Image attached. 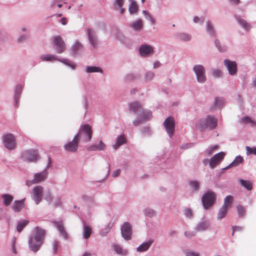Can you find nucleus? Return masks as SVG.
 <instances>
[{"label": "nucleus", "mask_w": 256, "mask_h": 256, "mask_svg": "<svg viewBox=\"0 0 256 256\" xmlns=\"http://www.w3.org/2000/svg\"><path fill=\"white\" fill-rule=\"evenodd\" d=\"M79 140H82L84 142H89L92 136V130L91 126L88 124L82 126L78 132L76 136Z\"/></svg>", "instance_id": "obj_1"}, {"label": "nucleus", "mask_w": 256, "mask_h": 256, "mask_svg": "<svg viewBox=\"0 0 256 256\" xmlns=\"http://www.w3.org/2000/svg\"><path fill=\"white\" fill-rule=\"evenodd\" d=\"M217 119L210 116H207L204 120H201L198 124V128L201 130H203L206 128L214 129L217 126Z\"/></svg>", "instance_id": "obj_2"}, {"label": "nucleus", "mask_w": 256, "mask_h": 256, "mask_svg": "<svg viewBox=\"0 0 256 256\" xmlns=\"http://www.w3.org/2000/svg\"><path fill=\"white\" fill-rule=\"evenodd\" d=\"M21 158L28 162H34L40 158V156L38 150L32 149L23 152L21 154Z\"/></svg>", "instance_id": "obj_3"}, {"label": "nucleus", "mask_w": 256, "mask_h": 256, "mask_svg": "<svg viewBox=\"0 0 256 256\" xmlns=\"http://www.w3.org/2000/svg\"><path fill=\"white\" fill-rule=\"evenodd\" d=\"M40 58L42 61L52 62L53 60H58L67 66L72 67L73 69L75 68L76 66V64H74V62H71L68 59H59L55 55H52L50 54H44L40 56Z\"/></svg>", "instance_id": "obj_4"}, {"label": "nucleus", "mask_w": 256, "mask_h": 256, "mask_svg": "<svg viewBox=\"0 0 256 256\" xmlns=\"http://www.w3.org/2000/svg\"><path fill=\"white\" fill-rule=\"evenodd\" d=\"M216 199V194L212 191L206 192L202 197V204L205 208H208L213 205Z\"/></svg>", "instance_id": "obj_5"}, {"label": "nucleus", "mask_w": 256, "mask_h": 256, "mask_svg": "<svg viewBox=\"0 0 256 256\" xmlns=\"http://www.w3.org/2000/svg\"><path fill=\"white\" fill-rule=\"evenodd\" d=\"M48 176V172L46 170L40 172L36 173L34 176L32 180H28L26 182V184L28 186H32V184H37L44 181L46 179Z\"/></svg>", "instance_id": "obj_6"}, {"label": "nucleus", "mask_w": 256, "mask_h": 256, "mask_svg": "<svg viewBox=\"0 0 256 256\" xmlns=\"http://www.w3.org/2000/svg\"><path fill=\"white\" fill-rule=\"evenodd\" d=\"M52 40L56 46V50L58 54H62L65 51L66 49V44L60 36H54Z\"/></svg>", "instance_id": "obj_7"}, {"label": "nucleus", "mask_w": 256, "mask_h": 256, "mask_svg": "<svg viewBox=\"0 0 256 256\" xmlns=\"http://www.w3.org/2000/svg\"><path fill=\"white\" fill-rule=\"evenodd\" d=\"M196 76L197 80L200 82H204L206 80L205 68L200 64L196 65L193 68Z\"/></svg>", "instance_id": "obj_8"}, {"label": "nucleus", "mask_w": 256, "mask_h": 256, "mask_svg": "<svg viewBox=\"0 0 256 256\" xmlns=\"http://www.w3.org/2000/svg\"><path fill=\"white\" fill-rule=\"evenodd\" d=\"M121 233L122 236L126 240H130L132 238V226L128 222H125L121 227Z\"/></svg>", "instance_id": "obj_9"}, {"label": "nucleus", "mask_w": 256, "mask_h": 256, "mask_svg": "<svg viewBox=\"0 0 256 256\" xmlns=\"http://www.w3.org/2000/svg\"><path fill=\"white\" fill-rule=\"evenodd\" d=\"M3 141L4 146L8 150H14L16 148V141L14 136L11 134H6L3 136Z\"/></svg>", "instance_id": "obj_10"}, {"label": "nucleus", "mask_w": 256, "mask_h": 256, "mask_svg": "<svg viewBox=\"0 0 256 256\" xmlns=\"http://www.w3.org/2000/svg\"><path fill=\"white\" fill-rule=\"evenodd\" d=\"M167 133L170 137H172L174 132L175 122L174 118L172 116L166 118L164 122Z\"/></svg>", "instance_id": "obj_11"}, {"label": "nucleus", "mask_w": 256, "mask_h": 256, "mask_svg": "<svg viewBox=\"0 0 256 256\" xmlns=\"http://www.w3.org/2000/svg\"><path fill=\"white\" fill-rule=\"evenodd\" d=\"M80 140L75 136L73 140L64 145V149L68 152H74L77 151Z\"/></svg>", "instance_id": "obj_12"}, {"label": "nucleus", "mask_w": 256, "mask_h": 256, "mask_svg": "<svg viewBox=\"0 0 256 256\" xmlns=\"http://www.w3.org/2000/svg\"><path fill=\"white\" fill-rule=\"evenodd\" d=\"M43 190L44 188L40 186H37L32 189V199L36 204H38L42 201Z\"/></svg>", "instance_id": "obj_13"}, {"label": "nucleus", "mask_w": 256, "mask_h": 256, "mask_svg": "<svg viewBox=\"0 0 256 256\" xmlns=\"http://www.w3.org/2000/svg\"><path fill=\"white\" fill-rule=\"evenodd\" d=\"M226 154L221 152L214 155L210 160V166L212 168H214L218 165L224 158Z\"/></svg>", "instance_id": "obj_14"}, {"label": "nucleus", "mask_w": 256, "mask_h": 256, "mask_svg": "<svg viewBox=\"0 0 256 256\" xmlns=\"http://www.w3.org/2000/svg\"><path fill=\"white\" fill-rule=\"evenodd\" d=\"M224 64L228 70L230 75H234L237 72V64L235 62L230 61L228 60H224Z\"/></svg>", "instance_id": "obj_15"}, {"label": "nucleus", "mask_w": 256, "mask_h": 256, "mask_svg": "<svg viewBox=\"0 0 256 256\" xmlns=\"http://www.w3.org/2000/svg\"><path fill=\"white\" fill-rule=\"evenodd\" d=\"M140 54L142 56H148L154 52L153 48L148 44L142 45L139 48Z\"/></svg>", "instance_id": "obj_16"}, {"label": "nucleus", "mask_w": 256, "mask_h": 256, "mask_svg": "<svg viewBox=\"0 0 256 256\" xmlns=\"http://www.w3.org/2000/svg\"><path fill=\"white\" fill-rule=\"evenodd\" d=\"M129 110L132 112L134 114L139 115L142 111V106L141 104L138 102H134L130 103L128 104Z\"/></svg>", "instance_id": "obj_17"}, {"label": "nucleus", "mask_w": 256, "mask_h": 256, "mask_svg": "<svg viewBox=\"0 0 256 256\" xmlns=\"http://www.w3.org/2000/svg\"><path fill=\"white\" fill-rule=\"evenodd\" d=\"M88 34L90 44L94 47L96 48L98 44V42L95 32L92 28H88Z\"/></svg>", "instance_id": "obj_18"}, {"label": "nucleus", "mask_w": 256, "mask_h": 256, "mask_svg": "<svg viewBox=\"0 0 256 256\" xmlns=\"http://www.w3.org/2000/svg\"><path fill=\"white\" fill-rule=\"evenodd\" d=\"M24 206V200H15L13 204L12 208L16 212H20Z\"/></svg>", "instance_id": "obj_19"}, {"label": "nucleus", "mask_w": 256, "mask_h": 256, "mask_svg": "<svg viewBox=\"0 0 256 256\" xmlns=\"http://www.w3.org/2000/svg\"><path fill=\"white\" fill-rule=\"evenodd\" d=\"M35 240H42L45 236L46 232L45 231L38 228L36 227L35 230Z\"/></svg>", "instance_id": "obj_20"}, {"label": "nucleus", "mask_w": 256, "mask_h": 256, "mask_svg": "<svg viewBox=\"0 0 256 256\" xmlns=\"http://www.w3.org/2000/svg\"><path fill=\"white\" fill-rule=\"evenodd\" d=\"M140 118L144 122L150 120L152 117V112L146 110H142V111L139 114Z\"/></svg>", "instance_id": "obj_21"}, {"label": "nucleus", "mask_w": 256, "mask_h": 256, "mask_svg": "<svg viewBox=\"0 0 256 256\" xmlns=\"http://www.w3.org/2000/svg\"><path fill=\"white\" fill-rule=\"evenodd\" d=\"M126 138L124 135H121L116 138L115 144L113 145L114 149L118 148L121 145L126 143Z\"/></svg>", "instance_id": "obj_22"}, {"label": "nucleus", "mask_w": 256, "mask_h": 256, "mask_svg": "<svg viewBox=\"0 0 256 256\" xmlns=\"http://www.w3.org/2000/svg\"><path fill=\"white\" fill-rule=\"evenodd\" d=\"M42 244V241H29L30 248L34 252H37Z\"/></svg>", "instance_id": "obj_23"}, {"label": "nucleus", "mask_w": 256, "mask_h": 256, "mask_svg": "<svg viewBox=\"0 0 256 256\" xmlns=\"http://www.w3.org/2000/svg\"><path fill=\"white\" fill-rule=\"evenodd\" d=\"M243 161H244L243 158L241 156H237L235 158L234 160L231 164H230L228 166L226 167L224 169L227 170V169L230 168L232 167H233V166H236L239 164L242 163L243 162Z\"/></svg>", "instance_id": "obj_24"}, {"label": "nucleus", "mask_w": 256, "mask_h": 256, "mask_svg": "<svg viewBox=\"0 0 256 256\" xmlns=\"http://www.w3.org/2000/svg\"><path fill=\"white\" fill-rule=\"evenodd\" d=\"M1 197L3 200V204L6 206H10L14 199L13 196L8 194H2Z\"/></svg>", "instance_id": "obj_25"}, {"label": "nucleus", "mask_w": 256, "mask_h": 256, "mask_svg": "<svg viewBox=\"0 0 256 256\" xmlns=\"http://www.w3.org/2000/svg\"><path fill=\"white\" fill-rule=\"evenodd\" d=\"M92 233V228L86 224H84L83 237L85 239H88Z\"/></svg>", "instance_id": "obj_26"}, {"label": "nucleus", "mask_w": 256, "mask_h": 256, "mask_svg": "<svg viewBox=\"0 0 256 256\" xmlns=\"http://www.w3.org/2000/svg\"><path fill=\"white\" fill-rule=\"evenodd\" d=\"M142 22L140 19L130 24V26L135 30H142Z\"/></svg>", "instance_id": "obj_27"}, {"label": "nucleus", "mask_w": 256, "mask_h": 256, "mask_svg": "<svg viewBox=\"0 0 256 256\" xmlns=\"http://www.w3.org/2000/svg\"><path fill=\"white\" fill-rule=\"evenodd\" d=\"M29 221L26 220H21L18 222L16 230L20 232L23 228L28 224Z\"/></svg>", "instance_id": "obj_28"}, {"label": "nucleus", "mask_w": 256, "mask_h": 256, "mask_svg": "<svg viewBox=\"0 0 256 256\" xmlns=\"http://www.w3.org/2000/svg\"><path fill=\"white\" fill-rule=\"evenodd\" d=\"M56 227L60 234L62 236L63 238L68 239V235L67 234V233L66 232L62 223L58 222L57 224Z\"/></svg>", "instance_id": "obj_29"}, {"label": "nucleus", "mask_w": 256, "mask_h": 256, "mask_svg": "<svg viewBox=\"0 0 256 256\" xmlns=\"http://www.w3.org/2000/svg\"><path fill=\"white\" fill-rule=\"evenodd\" d=\"M152 242L153 241H148V242L143 243L138 247L137 250L139 252H142L148 250L150 246H151Z\"/></svg>", "instance_id": "obj_30"}, {"label": "nucleus", "mask_w": 256, "mask_h": 256, "mask_svg": "<svg viewBox=\"0 0 256 256\" xmlns=\"http://www.w3.org/2000/svg\"><path fill=\"white\" fill-rule=\"evenodd\" d=\"M240 184L242 186L244 187L247 190H250L252 188V182L248 180H240Z\"/></svg>", "instance_id": "obj_31"}, {"label": "nucleus", "mask_w": 256, "mask_h": 256, "mask_svg": "<svg viewBox=\"0 0 256 256\" xmlns=\"http://www.w3.org/2000/svg\"><path fill=\"white\" fill-rule=\"evenodd\" d=\"M130 4L129 6V12L131 14L136 13L138 10V6L136 3L133 0H130Z\"/></svg>", "instance_id": "obj_32"}, {"label": "nucleus", "mask_w": 256, "mask_h": 256, "mask_svg": "<svg viewBox=\"0 0 256 256\" xmlns=\"http://www.w3.org/2000/svg\"><path fill=\"white\" fill-rule=\"evenodd\" d=\"M105 146V144L102 141H100L98 145L92 146L89 148V150H104Z\"/></svg>", "instance_id": "obj_33"}, {"label": "nucleus", "mask_w": 256, "mask_h": 256, "mask_svg": "<svg viewBox=\"0 0 256 256\" xmlns=\"http://www.w3.org/2000/svg\"><path fill=\"white\" fill-rule=\"evenodd\" d=\"M210 224L207 221H204L200 222L197 226V230H204L208 228Z\"/></svg>", "instance_id": "obj_34"}, {"label": "nucleus", "mask_w": 256, "mask_h": 256, "mask_svg": "<svg viewBox=\"0 0 256 256\" xmlns=\"http://www.w3.org/2000/svg\"><path fill=\"white\" fill-rule=\"evenodd\" d=\"M228 208L226 207V206H222L221 208H220L219 212L218 214V219H222L224 218L227 212Z\"/></svg>", "instance_id": "obj_35"}, {"label": "nucleus", "mask_w": 256, "mask_h": 256, "mask_svg": "<svg viewBox=\"0 0 256 256\" xmlns=\"http://www.w3.org/2000/svg\"><path fill=\"white\" fill-rule=\"evenodd\" d=\"M86 72L88 73L94 72H102V70L99 67L88 66L86 67Z\"/></svg>", "instance_id": "obj_36"}, {"label": "nucleus", "mask_w": 256, "mask_h": 256, "mask_svg": "<svg viewBox=\"0 0 256 256\" xmlns=\"http://www.w3.org/2000/svg\"><path fill=\"white\" fill-rule=\"evenodd\" d=\"M241 120L244 123H250L251 126L253 127H256V122L252 120L250 117L246 116L243 117Z\"/></svg>", "instance_id": "obj_37"}, {"label": "nucleus", "mask_w": 256, "mask_h": 256, "mask_svg": "<svg viewBox=\"0 0 256 256\" xmlns=\"http://www.w3.org/2000/svg\"><path fill=\"white\" fill-rule=\"evenodd\" d=\"M239 24L246 30H248L250 29V25L244 19L241 18H238Z\"/></svg>", "instance_id": "obj_38"}, {"label": "nucleus", "mask_w": 256, "mask_h": 256, "mask_svg": "<svg viewBox=\"0 0 256 256\" xmlns=\"http://www.w3.org/2000/svg\"><path fill=\"white\" fill-rule=\"evenodd\" d=\"M218 149V145H214L208 148L206 150V152L208 156H210L216 150Z\"/></svg>", "instance_id": "obj_39"}, {"label": "nucleus", "mask_w": 256, "mask_h": 256, "mask_svg": "<svg viewBox=\"0 0 256 256\" xmlns=\"http://www.w3.org/2000/svg\"><path fill=\"white\" fill-rule=\"evenodd\" d=\"M237 210L240 217H243L245 215L246 210L242 206L240 205L238 206Z\"/></svg>", "instance_id": "obj_40"}, {"label": "nucleus", "mask_w": 256, "mask_h": 256, "mask_svg": "<svg viewBox=\"0 0 256 256\" xmlns=\"http://www.w3.org/2000/svg\"><path fill=\"white\" fill-rule=\"evenodd\" d=\"M232 201V197L230 196H228L224 198V206H226L227 208L231 204Z\"/></svg>", "instance_id": "obj_41"}, {"label": "nucleus", "mask_w": 256, "mask_h": 256, "mask_svg": "<svg viewBox=\"0 0 256 256\" xmlns=\"http://www.w3.org/2000/svg\"><path fill=\"white\" fill-rule=\"evenodd\" d=\"M224 104V100L222 98H216L214 102V106L216 107L220 108Z\"/></svg>", "instance_id": "obj_42"}, {"label": "nucleus", "mask_w": 256, "mask_h": 256, "mask_svg": "<svg viewBox=\"0 0 256 256\" xmlns=\"http://www.w3.org/2000/svg\"><path fill=\"white\" fill-rule=\"evenodd\" d=\"M190 186L194 190H198L200 188V184L198 181H192L190 183Z\"/></svg>", "instance_id": "obj_43"}, {"label": "nucleus", "mask_w": 256, "mask_h": 256, "mask_svg": "<svg viewBox=\"0 0 256 256\" xmlns=\"http://www.w3.org/2000/svg\"><path fill=\"white\" fill-rule=\"evenodd\" d=\"M246 154L248 155L250 154H254L256 155V147L252 148L248 146H246Z\"/></svg>", "instance_id": "obj_44"}, {"label": "nucleus", "mask_w": 256, "mask_h": 256, "mask_svg": "<svg viewBox=\"0 0 256 256\" xmlns=\"http://www.w3.org/2000/svg\"><path fill=\"white\" fill-rule=\"evenodd\" d=\"M82 48V45L78 42H76L73 46V50L75 53H77Z\"/></svg>", "instance_id": "obj_45"}, {"label": "nucleus", "mask_w": 256, "mask_h": 256, "mask_svg": "<svg viewBox=\"0 0 256 256\" xmlns=\"http://www.w3.org/2000/svg\"><path fill=\"white\" fill-rule=\"evenodd\" d=\"M207 30L211 35H214V29L211 23L210 22H207Z\"/></svg>", "instance_id": "obj_46"}, {"label": "nucleus", "mask_w": 256, "mask_h": 256, "mask_svg": "<svg viewBox=\"0 0 256 256\" xmlns=\"http://www.w3.org/2000/svg\"><path fill=\"white\" fill-rule=\"evenodd\" d=\"M124 0H116L115 4L114 5V8L118 10L123 5Z\"/></svg>", "instance_id": "obj_47"}, {"label": "nucleus", "mask_w": 256, "mask_h": 256, "mask_svg": "<svg viewBox=\"0 0 256 256\" xmlns=\"http://www.w3.org/2000/svg\"><path fill=\"white\" fill-rule=\"evenodd\" d=\"M212 75L216 78H218L222 76V72L220 70H212Z\"/></svg>", "instance_id": "obj_48"}, {"label": "nucleus", "mask_w": 256, "mask_h": 256, "mask_svg": "<svg viewBox=\"0 0 256 256\" xmlns=\"http://www.w3.org/2000/svg\"><path fill=\"white\" fill-rule=\"evenodd\" d=\"M244 228L240 226H232V235L236 232H242Z\"/></svg>", "instance_id": "obj_49"}, {"label": "nucleus", "mask_w": 256, "mask_h": 256, "mask_svg": "<svg viewBox=\"0 0 256 256\" xmlns=\"http://www.w3.org/2000/svg\"><path fill=\"white\" fill-rule=\"evenodd\" d=\"M215 44L220 51L222 52H224L226 51V48L225 47L221 48L220 46V43L218 40H216L215 41Z\"/></svg>", "instance_id": "obj_50"}, {"label": "nucleus", "mask_w": 256, "mask_h": 256, "mask_svg": "<svg viewBox=\"0 0 256 256\" xmlns=\"http://www.w3.org/2000/svg\"><path fill=\"white\" fill-rule=\"evenodd\" d=\"M114 251L118 254H122V250L121 248L119 246H114Z\"/></svg>", "instance_id": "obj_51"}, {"label": "nucleus", "mask_w": 256, "mask_h": 256, "mask_svg": "<svg viewBox=\"0 0 256 256\" xmlns=\"http://www.w3.org/2000/svg\"><path fill=\"white\" fill-rule=\"evenodd\" d=\"M180 38L186 41L190 40V36L186 34H182L180 35Z\"/></svg>", "instance_id": "obj_52"}, {"label": "nucleus", "mask_w": 256, "mask_h": 256, "mask_svg": "<svg viewBox=\"0 0 256 256\" xmlns=\"http://www.w3.org/2000/svg\"><path fill=\"white\" fill-rule=\"evenodd\" d=\"M144 121L142 120V119H141L140 118V116H139V118L137 120H134V122H133V124L135 126H138V125H140V124H142V122H144Z\"/></svg>", "instance_id": "obj_53"}, {"label": "nucleus", "mask_w": 256, "mask_h": 256, "mask_svg": "<svg viewBox=\"0 0 256 256\" xmlns=\"http://www.w3.org/2000/svg\"><path fill=\"white\" fill-rule=\"evenodd\" d=\"M186 256H199L198 254L190 250L186 252Z\"/></svg>", "instance_id": "obj_54"}, {"label": "nucleus", "mask_w": 256, "mask_h": 256, "mask_svg": "<svg viewBox=\"0 0 256 256\" xmlns=\"http://www.w3.org/2000/svg\"><path fill=\"white\" fill-rule=\"evenodd\" d=\"M185 215L188 218H191L192 216V212L190 209H186L185 210Z\"/></svg>", "instance_id": "obj_55"}, {"label": "nucleus", "mask_w": 256, "mask_h": 256, "mask_svg": "<svg viewBox=\"0 0 256 256\" xmlns=\"http://www.w3.org/2000/svg\"><path fill=\"white\" fill-rule=\"evenodd\" d=\"M61 205L60 199V198L58 197L56 198L55 201L54 202V206H58Z\"/></svg>", "instance_id": "obj_56"}, {"label": "nucleus", "mask_w": 256, "mask_h": 256, "mask_svg": "<svg viewBox=\"0 0 256 256\" xmlns=\"http://www.w3.org/2000/svg\"><path fill=\"white\" fill-rule=\"evenodd\" d=\"M45 199L50 202L52 201V196L50 192H48L47 196H46Z\"/></svg>", "instance_id": "obj_57"}, {"label": "nucleus", "mask_w": 256, "mask_h": 256, "mask_svg": "<svg viewBox=\"0 0 256 256\" xmlns=\"http://www.w3.org/2000/svg\"><path fill=\"white\" fill-rule=\"evenodd\" d=\"M146 78L148 80H150L154 77V74L151 72H148L146 74Z\"/></svg>", "instance_id": "obj_58"}, {"label": "nucleus", "mask_w": 256, "mask_h": 256, "mask_svg": "<svg viewBox=\"0 0 256 256\" xmlns=\"http://www.w3.org/2000/svg\"><path fill=\"white\" fill-rule=\"evenodd\" d=\"M120 169L116 170L112 174L113 177H116L118 176L120 174Z\"/></svg>", "instance_id": "obj_59"}, {"label": "nucleus", "mask_w": 256, "mask_h": 256, "mask_svg": "<svg viewBox=\"0 0 256 256\" xmlns=\"http://www.w3.org/2000/svg\"><path fill=\"white\" fill-rule=\"evenodd\" d=\"M146 18L149 19L152 24H154L155 22V20L154 18L150 14L148 16H146Z\"/></svg>", "instance_id": "obj_60"}, {"label": "nucleus", "mask_w": 256, "mask_h": 256, "mask_svg": "<svg viewBox=\"0 0 256 256\" xmlns=\"http://www.w3.org/2000/svg\"><path fill=\"white\" fill-rule=\"evenodd\" d=\"M148 214L150 216H152L155 214V212L154 210H149Z\"/></svg>", "instance_id": "obj_61"}, {"label": "nucleus", "mask_w": 256, "mask_h": 256, "mask_svg": "<svg viewBox=\"0 0 256 256\" xmlns=\"http://www.w3.org/2000/svg\"><path fill=\"white\" fill-rule=\"evenodd\" d=\"M61 22H62V24L63 25H66V22H67L66 18H63L61 20Z\"/></svg>", "instance_id": "obj_62"}, {"label": "nucleus", "mask_w": 256, "mask_h": 256, "mask_svg": "<svg viewBox=\"0 0 256 256\" xmlns=\"http://www.w3.org/2000/svg\"><path fill=\"white\" fill-rule=\"evenodd\" d=\"M26 39V36H22L18 38V41L21 42H22L24 40Z\"/></svg>", "instance_id": "obj_63"}, {"label": "nucleus", "mask_w": 256, "mask_h": 256, "mask_svg": "<svg viewBox=\"0 0 256 256\" xmlns=\"http://www.w3.org/2000/svg\"><path fill=\"white\" fill-rule=\"evenodd\" d=\"M202 162H203L204 165L206 166L208 163L210 164V160H208V159H204L203 160V161H202Z\"/></svg>", "instance_id": "obj_64"}]
</instances>
